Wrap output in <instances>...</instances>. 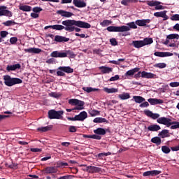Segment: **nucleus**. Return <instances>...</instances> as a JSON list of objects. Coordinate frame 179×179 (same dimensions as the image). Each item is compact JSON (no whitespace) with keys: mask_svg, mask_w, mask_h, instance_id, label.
I'll return each mask as SVG.
<instances>
[{"mask_svg":"<svg viewBox=\"0 0 179 179\" xmlns=\"http://www.w3.org/2000/svg\"><path fill=\"white\" fill-rule=\"evenodd\" d=\"M62 24H59V31L65 30L69 33H72L75 27L81 29H90L92 27V25L87 22L75 20H66L62 22Z\"/></svg>","mask_w":179,"mask_h":179,"instance_id":"obj_1","label":"nucleus"},{"mask_svg":"<svg viewBox=\"0 0 179 179\" xmlns=\"http://www.w3.org/2000/svg\"><path fill=\"white\" fill-rule=\"evenodd\" d=\"M3 79L4 80V85L8 87L15 86V85H20V83H23V80H22V79L17 78H12L9 75L3 76Z\"/></svg>","mask_w":179,"mask_h":179,"instance_id":"obj_2","label":"nucleus"},{"mask_svg":"<svg viewBox=\"0 0 179 179\" xmlns=\"http://www.w3.org/2000/svg\"><path fill=\"white\" fill-rule=\"evenodd\" d=\"M69 104H70L71 106H76L72 109H66V111H67V113H71V111H73L75 110H83L85 108V101H80L79 99H71L69 101Z\"/></svg>","mask_w":179,"mask_h":179,"instance_id":"obj_3","label":"nucleus"},{"mask_svg":"<svg viewBox=\"0 0 179 179\" xmlns=\"http://www.w3.org/2000/svg\"><path fill=\"white\" fill-rule=\"evenodd\" d=\"M48 118L50 120H62L64 117V110H55V109L50 110L48 112Z\"/></svg>","mask_w":179,"mask_h":179,"instance_id":"obj_4","label":"nucleus"},{"mask_svg":"<svg viewBox=\"0 0 179 179\" xmlns=\"http://www.w3.org/2000/svg\"><path fill=\"white\" fill-rule=\"evenodd\" d=\"M157 122H158V124H162V125H166V127L168 128L171 127V124H176L177 129L179 128V122H173L171 119L166 117H159L158 120H157Z\"/></svg>","mask_w":179,"mask_h":179,"instance_id":"obj_5","label":"nucleus"},{"mask_svg":"<svg viewBox=\"0 0 179 179\" xmlns=\"http://www.w3.org/2000/svg\"><path fill=\"white\" fill-rule=\"evenodd\" d=\"M106 30L110 32H115V33H124V31H128L129 28L125 25H122L120 27H115V26H110L106 28Z\"/></svg>","mask_w":179,"mask_h":179,"instance_id":"obj_6","label":"nucleus"},{"mask_svg":"<svg viewBox=\"0 0 179 179\" xmlns=\"http://www.w3.org/2000/svg\"><path fill=\"white\" fill-rule=\"evenodd\" d=\"M73 73V69L69 67V66H59L57 69V76H66V74L64 73Z\"/></svg>","mask_w":179,"mask_h":179,"instance_id":"obj_7","label":"nucleus"},{"mask_svg":"<svg viewBox=\"0 0 179 179\" xmlns=\"http://www.w3.org/2000/svg\"><path fill=\"white\" fill-rule=\"evenodd\" d=\"M86 167V171L88 173H91L92 174H94V173H100L101 171V168L97 166H88L85 164L80 165V167Z\"/></svg>","mask_w":179,"mask_h":179,"instance_id":"obj_8","label":"nucleus"},{"mask_svg":"<svg viewBox=\"0 0 179 179\" xmlns=\"http://www.w3.org/2000/svg\"><path fill=\"white\" fill-rule=\"evenodd\" d=\"M8 7L5 6H0V16H6L7 17H12V12L7 10Z\"/></svg>","mask_w":179,"mask_h":179,"instance_id":"obj_9","label":"nucleus"},{"mask_svg":"<svg viewBox=\"0 0 179 179\" xmlns=\"http://www.w3.org/2000/svg\"><path fill=\"white\" fill-rule=\"evenodd\" d=\"M58 169L55 166H48L42 170L43 174H55Z\"/></svg>","mask_w":179,"mask_h":179,"instance_id":"obj_10","label":"nucleus"},{"mask_svg":"<svg viewBox=\"0 0 179 179\" xmlns=\"http://www.w3.org/2000/svg\"><path fill=\"white\" fill-rule=\"evenodd\" d=\"M50 57H52V58H66V53L56 50L51 52Z\"/></svg>","mask_w":179,"mask_h":179,"instance_id":"obj_11","label":"nucleus"},{"mask_svg":"<svg viewBox=\"0 0 179 179\" xmlns=\"http://www.w3.org/2000/svg\"><path fill=\"white\" fill-rule=\"evenodd\" d=\"M159 174H162L161 171L153 170V171H148L143 173V177H155V176H159Z\"/></svg>","mask_w":179,"mask_h":179,"instance_id":"obj_12","label":"nucleus"},{"mask_svg":"<svg viewBox=\"0 0 179 179\" xmlns=\"http://www.w3.org/2000/svg\"><path fill=\"white\" fill-rule=\"evenodd\" d=\"M144 114L152 120H159V118H160L159 117H160L159 113H152V112L149 110H144Z\"/></svg>","mask_w":179,"mask_h":179,"instance_id":"obj_13","label":"nucleus"},{"mask_svg":"<svg viewBox=\"0 0 179 179\" xmlns=\"http://www.w3.org/2000/svg\"><path fill=\"white\" fill-rule=\"evenodd\" d=\"M148 103L151 104V106H156L157 104H163L164 103V101L162 99H159L156 98H150L148 99Z\"/></svg>","mask_w":179,"mask_h":179,"instance_id":"obj_14","label":"nucleus"},{"mask_svg":"<svg viewBox=\"0 0 179 179\" xmlns=\"http://www.w3.org/2000/svg\"><path fill=\"white\" fill-rule=\"evenodd\" d=\"M166 13V10L156 12L154 13V16H155V17H163L164 20H169V16H167Z\"/></svg>","mask_w":179,"mask_h":179,"instance_id":"obj_15","label":"nucleus"},{"mask_svg":"<svg viewBox=\"0 0 179 179\" xmlns=\"http://www.w3.org/2000/svg\"><path fill=\"white\" fill-rule=\"evenodd\" d=\"M155 57H160L161 58H164V57H173V53L169 52H155L154 53Z\"/></svg>","mask_w":179,"mask_h":179,"instance_id":"obj_16","label":"nucleus"},{"mask_svg":"<svg viewBox=\"0 0 179 179\" xmlns=\"http://www.w3.org/2000/svg\"><path fill=\"white\" fill-rule=\"evenodd\" d=\"M24 52H28L29 54H40L43 51L40 48H30L28 49H24Z\"/></svg>","mask_w":179,"mask_h":179,"instance_id":"obj_17","label":"nucleus"},{"mask_svg":"<svg viewBox=\"0 0 179 179\" xmlns=\"http://www.w3.org/2000/svg\"><path fill=\"white\" fill-rule=\"evenodd\" d=\"M55 41L56 43H67V41H69V38H66L65 36L56 35L55 36Z\"/></svg>","mask_w":179,"mask_h":179,"instance_id":"obj_18","label":"nucleus"},{"mask_svg":"<svg viewBox=\"0 0 179 179\" xmlns=\"http://www.w3.org/2000/svg\"><path fill=\"white\" fill-rule=\"evenodd\" d=\"M77 121H85L87 118V113L86 111H82L79 115H76Z\"/></svg>","mask_w":179,"mask_h":179,"instance_id":"obj_19","label":"nucleus"},{"mask_svg":"<svg viewBox=\"0 0 179 179\" xmlns=\"http://www.w3.org/2000/svg\"><path fill=\"white\" fill-rule=\"evenodd\" d=\"M57 15H61L63 17H71L73 16V13L68 11H65L64 10H59L57 11Z\"/></svg>","mask_w":179,"mask_h":179,"instance_id":"obj_20","label":"nucleus"},{"mask_svg":"<svg viewBox=\"0 0 179 179\" xmlns=\"http://www.w3.org/2000/svg\"><path fill=\"white\" fill-rule=\"evenodd\" d=\"M73 3L76 8H86V2L82 0H73Z\"/></svg>","mask_w":179,"mask_h":179,"instance_id":"obj_21","label":"nucleus"},{"mask_svg":"<svg viewBox=\"0 0 179 179\" xmlns=\"http://www.w3.org/2000/svg\"><path fill=\"white\" fill-rule=\"evenodd\" d=\"M148 23H150V19H146V20H137L136 21V24L137 26L140 27H145Z\"/></svg>","mask_w":179,"mask_h":179,"instance_id":"obj_22","label":"nucleus"},{"mask_svg":"<svg viewBox=\"0 0 179 179\" xmlns=\"http://www.w3.org/2000/svg\"><path fill=\"white\" fill-rule=\"evenodd\" d=\"M99 69L101 71V73H103V74L110 73L113 72V68H111V67L101 66L99 67Z\"/></svg>","mask_w":179,"mask_h":179,"instance_id":"obj_23","label":"nucleus"},{"mask_svg":"<svg viewBox=\"0 0 179 179\" xmlns=\"http://www.w3.org/2000/svg\"><path fill=\"white\" fill-rule=\"evenodd\" d=\"M156 75L152 73H148L146 71L141 72V78H145L146 79H155Z\"/></svg>","mask_w":179,"mask_h":179,"instance_id":"obj_24","label":"nucleus"},{"mask_svg":"<svg viewBox=\"0 0 179 179\" xmlns=\"http://www.w3.org/2000/svg\"><path fill=\"white\" fill-rule=\"evenodd\" d=\"M162 127H160L158 124H151L148 127V131H150L151 132H157V131H160Z\"/></svg>","mask_w":179,"mask_h":179,"instance_id":"obj_25","label":"nucleus"},{"mask_svg":"<svg viewBox=\"0 0 179 179\" xmlns=\"http://www.w3.org/2000/svg\"><path fill=\"white\" fill-rule=\"evenodd\" d=\"M21 66L20 64H13V65H8L6 67V71L10 72V71H16V69H20Z\"/></svg>","mask_w":179,"mask_h":179,"instance_id":"obj_26","label":"nucleus"},{"mask_svg":"<svg viewBox=\"0 0 179 179\" xmlns=\"http://www.w3.org/2000/svg\"><path fill=\"white\" fill-rule=\"evenodd\" d=\"M143 41H132V45L134 47V48H142V47H144L143 45Z\"/></svg>","mask_w":179,"mask_h":179,"instance_id":"obj_27","label":"nucleus"},{"mask_svg":"<svg viewBox=\"0 0 179 179\" xmlns=\"http://www.w3.org/2000/svg\"><path fill=\"white\" fill-rule=\"evenodd\" d=\"M141 70L140 68L136 67L131 70H129L128 71L126 72L125 76H132L136 73V72H139Z\"/></svg>","mask_w":179,"mask_h":179,"instance_id":"obj_28","label":"nucleus"},{"mask_svg":"<svg viewBox=\"0 0 179 179\" xmlns=\"http://www.w3.org/2000/svg\"><path fill=\"white\" fill-rule=\"evenodd\" d=\"M93 122L95 124H101L103 122H105L106 124H108V120L104 117H96L94 119Z\"/></svg>","mask_w":179,"mask_h":179,"instance_id":"obj_29","label":"nucleus"},{"mask_svg":"<svg viewBox=\"0 0 179 179\" xmlns=\"http://www.w3.org/2000/svg\"><path fill=\"white\" fill-rule=\"evenodd\" d=\"M151 142L152 143H155V145H157V146H159V145H162V138H160V137H159V136H155L151 139Z\"/></svg>","mask_w":179,"mask_h":179,"instance_id":"obj_30","label":"nucleus"},{"mask_svg":"<svg viewBox=\"0 0 179 179\" xmlns=\"http://www.w3.org/2000/svg\"><path fill=\"white\" fill-rule=\"evenodd\" d=\"M158 136H160L162 138H169V136H170V135L169 134V130H162L161 132L159 133Z\"/></svg>","mask_w":179,"mask_h":179,"instance_id":"obj_31","label":"nucleus"},{"mask_svg":"<svg viewBox=\"0 0 179 179\" xmlns=\"http://www.w3.org/2000/svg\"><path fill=\"white\" fill-rule=\"evenodd\" d=\"M133 99L135 101V103H138V104H141V103H143V101H145L146 99L145 98L141 96H134Z\"/></svg>","mask_w":179,"mask_h":179,"instance_id":"obj_32","label":"nucleus"},{"mask_svg":"<svg viewBox=\"0 0 179 179\" xmlns=\"http://www.w3.org/2000/svg\"><path fill=\"white\" fill-rule=\"evenodd\" d=\"M51 129H52V127L51 126H46V127H38L37 129V131L38 132H47L48 131H51Z\"/></svg>","mask_w":179,"mask_h":179,"instance_id":"obj_33","label":"nucleus"},{"mask_svg":"<svg viewBox=\"0 0 179 179\" xmlns=\"http://www.w3.org/2000/svg\"><path fill=\"white\" fill-rule=\"evenodd\" d=\"M94 134L96 135H106V129L103 128H97L96 129L94 130Z\"/></svg>","mask_w":179,"mask_h":179,"instance_id":"obj_34","label":"nucleus"},{"mask_svg":"<svg viewBox=\"0 0 179 179\" xmlns=\"http://www.w3.org/2000/svg\"><path fill=\"white\" fill-rule=\"evenodd\" d=\"M19 10L23 12H30L31 10V6L27 5L20 6Z\"/></svg>","mask_w":179,"mask_h":179,"instance_id":"obj_35","label":"nucleus"},{"mask_svg":"<svg viewBox=\"0 0 179 179\" xmlns=\"http://www.w3.org/2000/svg\"><path fill=\"white\" fill-rule=\"evenodd\" d=\"M143 44H144V47L145 45H149L150 44L153 43V38H145L143 41Z\"/></svg>","mask_w":179,"mask_h":179,"instance_id":"obj_36","label":"nucleus"},{"mask_svg":"<svg viewBox=\"0 0 179 179\" xmlns=\"http://www.w3.org/2000/svg\"><path fill=\"white\" fill-rule=\"evenodd\" d=\"M64 54H66V57L69 56V58H75V57H76V55L75 54V52H73V51L71 50H67L65 52H64Z\"/></svg>","mask_w":179,"mask_h":179,"instance_id":"obj_37","label":"nucleus"},{"mask_svg":"<svg viewBox=\"0 0 179 179\" xmlns=\"http://www.w3.org/2000/svg\"><path fill=\"white\" fill-rule=\"evenodd\" d=\"M119 99L120 100H128V99H131V95H129V93L124 92L123 94H119Z\"/></svg>","mask_w":179,"mask_h":179,"instance_id":"obj_38","label":"nucleus"},{"mask_svg":"<svg viewBox=\"0 0 179 179\" xmlns=\"http://www.w3.org/2000/svg\"><path fill=\"white\" fill-rule=\"evenodd\" d=\"M160 3H162V2L155 0L147 1L148 6H157V5H160Z\"/></svg>","mask_w":179,"mask_h":179,"instance_id":"obj_39","label":"nucleus"},{"mask_svg":"<svg viewBox=\"0 0 179 179\" xmlns=\"http://www.w3.org/2000/svg\"><path fill=\"white\" fill-rule=\"evenodd\" d=\"M84 92H87V93H92V92H97L99 89L93 88L91 87H83Z\"/></svg>","mask_w":179,"mask_h":179,"instance_id":"obj_40","label":"nucleus"},{"mask_svg":"<svg viewBox=\"0 0 179 179\" xmlns=\"http://www.w3.org/2000/svg\"><path fill=\"white\" fill-rule=\"evenodd\" d=\"M88 113L90 115H91V117H96V115H100V111L97 110L90 109Z\"/></svg>","mask_w":179,"mask_h":179,"instance_id":"obj_41","label":"nucleus"},{"mask_svg":"<svg viewBox=\"0 0 179 179\" xmlns=\"http://www.w3.org/2000/svg\"><path fill=\"white\" fill-rule=\"evenodd\" d=\"M104 92H106V93H117V92H118V89H115V88H107V87H104L103 88Z\"/></svg>","mask_w":179,"mask_h":179,"instance_id":"obj_42","label":"nucleus"},{"mask_svg":"<svg viewBox=\"0 0 179 179\" xmlns=\"http://www.w3.org/2000/svg\"><path fill=\"white\" fill-rule=\"evenodd\" d=\"M50 97H53V99H59L62 94L59 92H50L48 94Z\"/></svg>","mask_w":179,"mask_h":179,"instance_id":"obj_43","label":"nucleus"},{"mask_svg":"<svg viewBox=\"0 0 179 179\" xmlns=\"http://www.w3.org/2000/svg\"><path fill=\"white\" fill-rule=\"evenodd\" d=\"M166 38L169 40H174V38H176V40L179 39V35L178 34H171L166 36Z\"/></svg>","mask_w":179,"mask_h":179,"instance_id":"obj_44","label":"nucleus"},{"mask_svg":"<svg viewBox=\"0 0 179 179\" xmlns=\"http://www.w3.org/2000/svg\"><path fill=\"white\" fill-rule=\"evenodd\" d=\"M162 151L163 152V153H165V155H169V153H170V152H171V150L168 146L163 145L162 147Z\"/></svg>","mask_w":179,"mask_h":179,"instance_id":"obj_45","label":"nucleus"},{"mask_svg":"<svg viewBox=\"0 0 179 179\" xmlns=\"http://www.w3.org/2000/svg\"><path fill=\"white\" fill-rule=\"evenodd\" d=\"M110 155L111 152H101L96 155V157L103 160V157H104V156H110Z\"/></svg>","mask_w":179,"mask_h":179,"instance_id":"obj_46","label":"nucleus"},{"mask_svg":"<svg viewBox=\"0 0 179 179\" xmlns=\"http://www.w3.org/2000/svg\"><path fill=\"white\" fill-rule=\"evenodd\" d=\"M47 29H53V30H59V24L48 25L44 27L45 30H47Z\"/></svg>","mask_w":179,"mask_h":179,"instance_id":"obj_47","label":"nucleus"},{"mask_svg":"<svg viewBox=\"0 0 179 179\" xmlns=\"http://www.w3.org/2000/svg\"><path fill=\"white\" fill-rule=\"evenodd\" d=\"M111 23H113V22H111L108 20H105L102 22H101L100 24H101V26H102V27H106L107 26H110V24H111Z\"/></svg>","mask_w":179,"mask_h":179,"instance_id":"obj_48","label":"nucleus"},{"mask_svg":"<svg viewBox=\"0 0 179 179\" xmlns=\"http://www.w3.org/2000/svg\"><path fill=\"white\" fill-rule=\"evenodd\" d=\"M3 26H15V24H16V23L15 22V21L13 20H8L5 22H3Z\"/></svg>","mask_w":179,"mask_h":179,"instance_id":"obj_49","label":"nucleus"},{"mask_svg":"<svg viewBox=\"0 0 179 179\" xmlns=\"http://www.w3.org/2000/svg\"><path fill=\"white\" fill-rule=\"evenodd\" d=\"M154 66L155 68H159V69H163L164 68H166V66H167V64H166V63H158L155 64Z\"/></svg>","mask_w":179,"mask_h":179,"instance_id":"obj_50","label":"nucleus"},{"mask_svg":"<svg viewBox=\"0 0 179 179\" xmlns=\"http://www.w3.org/2000/svg\"><path fill=\"white\" fill-rule=\"evenodd\" d=\"M128 26H127V27H128V29H129L128 31H129V30H131V29H138V26H136V24H135V22H134L129 23Z\"/></svg>","mask_w":179,"mask_h":179,"instance_id":"obj_51","label":"nucleus"},{"mask_svg":"<svg viewBox=\"0 0 179 179\" xmlns=\"http://www.w3.org/2000/svg\"><path fill=\"white\" fill-rule=\"evenodd\" d=\"M124 61H125V59H118V61L111 60L109 62L110 64H113L114 65H120V62H124Z\"/></svg>","mask_w":179,"mask_h":179,"instance_id":"obj_52","label":"nucleus"},{"mask_svg":"<svg viewBox=\"0 0 179 179\" xmlns=\"http://www.w3.org/2000/svg\"><path fill=\"white\" fill-rule=\"evenodd\" d=\"M57 166L59 168H62V167H66V166H69V164H68V163L66 162H58L57 163Z\"/></svg>","mask_w":179,"mask_h":179,"instance_id":"obj_53","label":"nucleus"},{"mask_svg":"<svg viewBox=\"0 0 179 179\" xmlns=\"http://www.w3.org/2000/svg\"><path fill=\"white\" fill-rule=\"evenodd\" d=\"M73 178H75V176L73 175H66V176H61L57 179H73Z\"/></svg>","mask_w":179,"mask_h":179,"instance_id":"obj_54","label":"nucleus"},{"mask_svg":"<svg viewBox=\"0 0 179 179\" xmlns=\"http://www.w3.org/2000/svg\"><path fill=\"white\" fill-rule=\"evenodd\" d=\"M171 20L173 22H177L179 20V14H174L171 17Z\"/></svg>","mask_w":179,"mask_h":179,"instance_id":"obj_55","label":"nucleus"},{"mask_svg":"<svg viewBox=\"0 0 179 179\" xmlns=\"http://www.w3.org/2000/svg\"><path fill=\"white\" fill-rule=\"evenodd\" d=\"M33 12H34L35 13H40V12H43V8H41V7H34L32 9Z\"/></svg>","mask_w":179,"mask_h":179,"instance_id":"obj_56","label":"nucleus"},{"mask_svg":"<svg viewBox=\"0 0 179 179\" xmlns=\"http://www.w3.org/2000/svg\"><path fill=\"white\" fill-rule=\"evenodd\" d=\"M110 43L111 45H114V46L118 45V42L114 38L110 39Z\"/></svg>","mask_w":179,"mask_h":179,"instance_id":"obj_57","label":"nucleus"},{"mask_svg":"<svg viewBox=\"0 0 179 179\" xmlns=\"http://www.w3.org/2000/svg\"><path fill=\"white\" fill-rule=\"evenodd\" d=\"M118 79H120V76L119 75H115L113 77H111L109 79V82H115V80H118Z\"/></svg>","mask_w":179,"mask_h":179,"instance_id":"obj_58","label":"nucleus"},{"mask_svg":"<svg viewBox=\"0 0 179 179\" xmlns=\"http://www.w3.org/2000/svg\"><path fill=\"white\" fill-rule=\"evenodd\" d=\"M10 44H16L17 43V38L16 37H12L10 38Z\"/></svg>","mask_w":179,"mask_h":179,"instance_id":"obj_59","label":"nucleus"},{"mask_svg":"<svg viewBox=\"0 0 179 179\" xmlns=\"http://www.w3.org/2000/svg\"><path fill=\"white\" fill-rule=\"evenodd\" d=\"M9 169H13V170L17 169V164L12 163V164L8 166Z\"/></svg>","mask_w":179,"mask_h":179,"instance_id":"obj_60","label":"nucleus"},{"mask_svg":"<svg viewBox=\"0 0 179 179\" xmlns=\"http://www.w3.org/2000/svg\"><path fill=\"white\" fill-rule=\"evenodd\" d=\"M169 86H171V87H178V86H179V82L171 83L169 84Z\"/></svg>","mask_w":179,"mask_h":179,"instance_id":"obj_61","label":"nucleus"},{"mask_svg":"<svg viewBox=\"0 0 179 179\" xmlns=\"http://www.w3.org/2000/svg\"><path fill=\"white\" fill-rule=\"evenodd\" d=\"M0 34H1V38H5V37H6V36L8 34V33L6 31H1L0 32Z\"/></svg>","mask_w":179,"mask_h":179,"instance_id":"obj_62","label":"nucleus"},{"mask_svg":"<svg viewBox=\"0 0 179 179\" xmlns=\"http://www.w3.org/2000/svg\"><path fill=\"white\" fill-rule=\"evenodd\" d=\"M69 132H72V133L76 132V131H77L76 127L70 126L69 128Z\"/></svg>","mask_w":179,"mask_h":179,"instance_id":"obj_63","label":"nucleus"},{"mask_svg":"<svg viewBox=\"0 0 179 179\" xmlns=\"http://www.w3.org/2000/svg\"><path fill=\"white\" fill-rule=\"evenodd\" d=\"M140 107L141 108H143L145 107H149V102L145 101V102L142 103L141 104H140Z\"/></svg>","mask_w":179,"mask_h":179,"instance_id":"obj_64","label":"nucleus"}]
</instances>
